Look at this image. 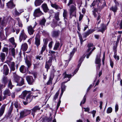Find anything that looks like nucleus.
Here are the masks:
<instances>
[{"label": "nucleus", "mask_w": 122, "mask_h": 122, "mask_svg": "<svg viewBox=\"0 0 122 122\" xmlns=\"http://www.w3.org/2000/svg\"><path fill=\"white\" fill-rule=\"evenodd\" d=\"M76 49H73V50L70 53V58H71L73 56L74 53L76 51Z\"/></svg>", "instance_id": "obj_44"}, {"label": "nucleus", "mask_w": 122, "mask_h": 122, "mask_svg": "<svg viewBox=\"0 0 122 122\" xmlns=\"http://www.w3.org/2000/svg\"><path fill=\"white\" fill-rule=\"evenodd\" d=\"M92 14L95 18H96L97 16V14L98 13V10L96 8H94L92 11Z\"/></svg>", "instance_id": "obj_22"}, {"label": "nucleus", "mask_w": 122, "mask_h": 122, "mask_svg": "<svg viewBox=\"0 0 122 122\" xmlns=\"http://www.w3.org/2000/svg\"><path fill=\"white\" fill-rule=\"evenodd\" d=\"M59 93V92H58L56 93L54 97V99H56L57 98V97Z\"/></svg>", "instance_id": "obj_62"}, {"label": "nucleus", "mask_w": 122, "mask_h": 122, "mask_svg": "<svg viewBox=\"0 0 122 122\" xmlns=\"http://www.w3.org/2000/svg\"><path fill=\"white\" fill-rule=\"evenodd\" d=\"M21 81H20V84H19V85L17 84V85H19L20 86H21L24 84V79L23 78H21Z\"/></svg>", "instance_id": "obj_48"}, {"label": "nucleus", "mask_w": 122, "mask_h": 122, "mask_svg": "<svg viewBox=\"0 0 122 122\" xmlns=\"http://www.w3.org/2000/svg\"><path fill=\"white\" fill-rule=\"evenodd\" d=\"M113 62L111 60H110V64L111 67L113 68Z\"/></svg>", "instance_id": "obj_57"}, {"label": "nucleus", "mask_w": 122, "mask_h": 122, "mask_svg": "<svg viewBox=\"0 0 122 122\" xmlns=\"http://www.w3.org/2000/svg\"><path fill=\"white\" fill-rule=\"evenodd\" d=\"M51 6L55 8L56 9H61V8L58 5L55 4H53L52 3H51Z\"/></svg>", "instance_id": "obj_24"}, {"label": "nucleus", "mask_w": 122, "mask_h": 122, "mask_svg": "<svg viewBox=\"0 0 122 122\" xmlns=\"http://www.w3.org/2000/svg\"><path fill=\"white\" fill-rule=\"evenodd\" d=\"M6 105L4 104L1 107L0 109V117L2 116L4 113Z\"/></svg>", "instance_id": "obj_12"}, {"label": "nucleus", "mask_w": 122, "mask_h": 122, "mask_svg": "<svg viewBox=\"0 0 122 122\" xmlns=\"http://www.w3.org/2000/svg\"><path fill=\"white\" fill-rule=\"evenodd\" d=\"M25 62L28 68H29L31 65V62L26 59H25Z\"/></svg>", "instance_id": "obj_30"}, {"label": "nucleus", "mask_w": 122, "mask_h": 122, "mask_svg": "<svg viewBox=\"0 0 122 122\" xmlns=\"http://www.w3.org/2000/svg\"><path fill=\"white\" fill-rule=\"evenodd\" d=\"M8 49L7 47H4L2 50L3 52H6V53L7 55L8 52Z\"/></svg>", "instance_id": "obj_40"}, {"label": "nucleus", "mask_w": 122, "mask_h": 122, "mask_svg": "<svg viewBox=\"0 0 122 122\" xmlns=\"http://www.w3.org/2000/svg\"><path fill=\"white\" fill-rule=\"evenodd\" d=\"M76 5H72L70 9V13L72 14V12H73L74 10L76 9Z\"/></svg>", "instance_id": "obj_26"}, {"label": "nucleus", "mask_w": 122, "mask_h": 122, "mask_svg": "<svg viewBox=\"0 0 122 122\" xmlns=\"http://www.w3.org/2000/svg\"><path fill=\"white\" fill-rule=\"evenodd\" d=\"M101 28L98 30V31L103 33L105 30L107 29V25H106L103 23L101 24Z\"/></svg>", "instance_id": "obj_10"}, {"label": "nucleus", "mask_w": 122, "mask_h": 122, "mask_svg": "<svg viewBox=\"0 0 122 122\" xmlns=\"http://www.w3.org/2000/svg\"><path fill=\"white\" fill-rule=\"evenodd\" d=\"M31 93L30 92V93H29L28 95L26 97V99H30V98L31 96Z\"/></svg>", "instance_id": "obj_61"}, {"label": "nucleus", "mask_w": 122, "mask_h": 122, "mask_svg": "<svg viewBox=\"0 0 122 122\" xmlns=\"http://www.w3.org/2000/svg\"><path fill=\"white\" fill-rule=\"evenodd\" d=\"M31 102L30 100H24L23 101L24 105H26Z\"/></svg>", "instance_id": "obj_35"}, {"label": "nucleus", "mask_w": 122, "mask_h": 122, "mask_svg": "<svg viewBox=\"0 0 122 122\" xmlns=\"http://www.w3.org/2000/svg\"><path fill=\"white\" fill-rule=\"evenodd\" d=\"M43 14L40 10V8H38L35 10L34 12V15L35 17H39Z\"/></svg>", "instance_id": "obj_3"}, {"label": "nucleus", "mask_w": 122, "mask_h": 122, "mask_svg": "<svg viewBox=\"0 0 122 122\" xmlns=\"http://www.w3.org/2000/svg\"><path fill=\"white\" fill-rule=\"evenodd\" d=\"M90 112L92 114L93 117V118H94L95 117V114L96 112V111L95 110H93L92 111Z\"/></svg>", "instance_id": "obj_50"}, {"label": "nucleus", "mask_w": 122, "mask_h": 122, "mask_svg": "<svg viewBox=\"0 0 122 122\" xmlns=\"http://www.w3.org/2000/svg\"><path fill=\"white\" fill-rule=\"evenodd\" d=\"M41 7L44 11L45 13L47 12L49 10L47 4L46 3H44L42 4L41 5Z\"/></svg>", "instance_id": "obj_14"}, {"label": "nucleus", "mask_w": 122, "mask_h": 122, "mask_svg": "<svg viewBox=\"0 0 122 122\" xmlns=\"http://www.w3.org/2000/svg\"><path fill=\"white\" fill-rule=\"evenodd\" d=\"M15 15L18 16L20 14V13L19 12H18L15 9Z\"/></svg>", "instance_id": "obj_49"}, {"label": "nucleus", "mask_w": 122, "mask_h": 122, "mask_svg": "<svg viewBox=\"0 0 122 122\" xmlns=\"http://www.w3.org/2000/svg\"><path fill=\"white\" fill-rule=\"evenodd\" d=\"M114 57L115 60H118L119 59V57L118 56H117V50L116 47L114 48Z\"/></svg>", "instance_id": "obj_23"}, {"label": "nucleus", "mask_w": 122, "mask_h": 122, "mask_svg": "<svg viewBox=\"0 0 122 122\" xmlns=\"http://www.w3.org/2000/svg\"><path fill=\"white\" fill-rule=\"evenodd\" d=\"M36 25V22H35V25L33 27H32L30 25L28 27V32L29 34L30 35H32L33 34V33L34 32V28L35 26Z\"/></svg>", "instance_id": "obj_5"}, {"label": "nucleus", "mask_w": 122, "mask_h": 122, "mask_svg": "<svg viewBox=\"0 0 122 122\" xmlns=\"http://www.w3.org/2000/svg\"><path fill=\"white\" fill-rule=\"evenodd\" d=\"M115 111L116 112L118 110V104H116L115 107Z\"/></svg>", "instance_id": "obj_58"}, {"label": "nucleus", "mask_w": 122, "mask_h": 122, "mask_svg": "<svg viewBox=\"0 0 122 122\" xmlns=\"http://www.w3.org/2000/svg\"><path fill=\"white\" fill-rule=\"evenodd\" d=\"M102 16V15L99 13L97 14V21H98L99 20H100V18Z\"/></svg>", "instance_id": "obj_47"}, {"label": "nucleus", "mask_w": 122, "mask_h": 122, "mask_svg": "<svg viewBox=\"0 0 122 122\" xmlns=\"http://www.w3.org/2000/svg\"><path fill=\"white\" fill-rule=\"evenodd\" d=\"M7 5L8 8H14L15 6L12 1L8 2L7 3Z\"/></svg>", "instance_id": "obj_15"}, {"label": "nucleus", "mask_w": 122, "mask_h": 122, "mask_svg": "<svg viewBox=\"0 0 122 122\" xmlns=\"http://www.w3.org/2000/svg\"><path fill=\"white\" fill-rule=\"evenodd\" d=\"M93 46V44L92 43H89L87 45L88 49L87 50V52H89L91 49L92 48L91 47H92Z\"/></svg>", "instance_id": "obj_31"}, {"label": "nucleus", "mask_w": 122, "mask_h": 122, "mask_svg": "<svg viewBox=\"0 0 122 122\" xmlns=\"http://www.w3.org/2000/svg\"><path fill=\"white\" fill-rule=\"evenodd\" d=\"M14 65L15 63L14 62H10V67L11 71H14L15 70Z\"/></svg>", "instance_id": "obj_27"}, {"label": "nucleus", "mask_w": 122, "mask_h": 122, "mask_svg": "<svg viewBox=\"0 0 122 122\" xmlns=\"http://www.w3.org/2000/svg\"><path fill=\"white\" fill-rule=\"evenodd\" d=\"M46 43H45L43 46L42 47L41 50V53L39 55L37 56L36 57V59H39L40 60H42L43 59V57H42L41 55H42L43 52L45 50L46 47Z\"/></svg>", "instance_id": "obj_2"}, {"label": "nucleus", "mask_w": 122, "mask_h": 122, "mask_svg": "<svg viewBox=\"0 0 122 122\" xmlns=\"http://www.w3.org/2000/svg\"><path fill=\"white\" fill-rule=\"evenodd\" d=\"M46 21V20L44 18H43L40 22V24L41 25H43L44 26Z\"/></svg>", "instance_id": "obj_36"}, {"label": "nucleus", "mask_w": 122, "mask_h": 122, "mask_svg": "<svg viewBox=\"0 0 122 122\" xmlns=\"http://www.w3.org/2000/svg\"><path fill=\"white\" fill-rule=\"evenodd\" d=\"M3 93L4 95V98L5 99L6 98V95H7L8 96H10V91L9 90L6 89L4 91Z\"/></svg>", "instance_id": "obj_19"}, {"label": "nucleus", "mask_w": 122, "mask_h": 122, "mask_svg": "<svg viewBox=\"0 0 122 122\" xmlns=\"http://www.w3.org/2000/svg\"><path fill=\"white\" fill-rule=\"evenodd\" d=\"M28 48V45L27 44L25 43L22 45L21 48L23 51H25Z\"/></svg>", "instance_id": "obj_20"}, {"label": "nucleus", "mask_w": 122, "mask_h": 122, "mask_svg": "<svg viewBox=\"0 0 122 122\" xmlns=\"http://www.w3.org/2000/svg\"><path fill=\"white\" fill-rule=\"evenodd\" d=\"M13 76L14 78V80L17 82H18L19 80L21 78V77H19L16 75L15 73H13Z\"/></svg>", "instance_id": "obj_17"}, {"label": "nucleus", "mask_w": 122, "mask_h": 122, "mask_svg": "<svg viewBox=\"0 0 122 122\" xmlns=\"http://www.w3.org/2000/svg\"><path fill=\"white\" fill-rule=\"evenodd\" d=\"M89 34H90L88 31H87L84 33L83 38H86L87 36L89 35Z\"/></svg>", "instance_id": "obj_46"}, {"label": "nucleus", "mask_w": 122, "mask_h": 122, "mask_svg": "<svg viewBox=\"0 0 122 122\" xmlns=\"http://www.w3.org/2000/svg\"><path fill=\"white\" fill-rule=\"evenodd\" d=\"M50 65H48L47 63H46L45 65V68L47 69V71H48V69H49L50 67Z\"/></svg>", "instance_id": "obj_54"}, {"label": "nucleus", "mask_w": 122, "mask_h": 122, "mask_svg": "<svg viewBox=\"0 0 122 122\" xmlns=\"http://www.w3.org/2000/svg\"><path fill=\"white\" fill-rule=\"evenodd\" d=\"M13 108V106L12 105H11L10 107L8 112L9 113H11Z\"/></svg>", "instance_id": "obj_55"}, {"label": "nucleus", "mask_w": 122, "mask_h": 122, "mask_svg": "<svg viewBox=\"0 0 122 122\" xmlns=\"http://www.w3.org/2000/svg\"><path fill=\"white\" fill-rule=\"evenodd\" d=\"M60 45V43L58 42H57L56 43L54 48V50H56L59 47Z\"/></svg>", "instance_id": "obj_38"}, {"label": "nucleus", "mask_w": 122, "mask_h": 122, "mask_svg": "<svg viewBox=\"0 0 122 122\" xmlns=\"http://www.w3.org/2000/svg\"><path fill=\"white\" fill-rule=\"evenodd\" d=\"M96 49L95 47H93L92 49V50L91 51H90L89 53L88 54H86V58H89V57L90 55L91 54V53H92V51L95 50Z\"/></svg>", "instance_id": "obj_37"}, {"label": "nucleus", "mask_w": 122, "mask_h": 122, "mask_svg": "<svg viewBox=\"0 0 122 122\" xmlns=\"http://www.w3.org/2000/svg\"><path fill=\"white\" fill-rule=\"evenodd\" d=\"M66 87L64 85L63 86H62L61 88V93L60 97L62 96V95L64 92L65 90Z\"/></svg>", "instance_id": "obj_42"}, {"label": "nucleus", "mask_w": 122, "mask_h": 122, "mask_svg": "<svg viewBox=\"0 0 122 122\" xmlns=\"http://www.w3.org/2000/svg\"><path fill=\"white\" fill-rule=\"evenodd\" d=\"M40 40L39 35H36L35 38V44L38 46L40 44Z\"/></svg>", "instance_id": "obj_9"}, {"label": "nucleus", "mask_w": 122, "mask_h": 122, "mask_svg": "<svg viewBox=\"0 0 122 122\" xmlns=\"http://www.w3.org/2000/svg\"><path fill=\"white\" fill-rule=\"evenodd\" d=\"M43 2V0H35L34 2L35 5L36 6L40 5Z\"/></svg>", "instance_id": "obj_16"}, {"label": "nucleus", "mask_w": 122, "mask_h": 122, "mask_svg": "<svg viewBox=\"0 0 122 122\" xmlns=\"http://www.w3.org/2000/svg\"><path fill=\"white\" fill-rule=\"evenodd\" d=\"M80 14V16L79 17V21H81L82 19L83 18V15L82 14H81V13H79Z\"/></svg>", "instance_id": "obj_56"}, {"label": "nucleus", "mask_w": 122, "mask_h": 122, "mask_svg": "<svg viewBox=\"0 0 122 122\" xmlns=\"http://www.w3.org/2000/svg\"><path fill=\"white\" fill-rule=\"evenodd\" d=\"M4 71L5 74L6 75L8 73L9 69L6 65H4Z\"/></svg>", "instance_id": "obj_21"}, {"label": "nucleus", "mask_w": 122, "mask_h": 122, "mask_svg": "<svg viewBox=\"0 0 122 122\" xmlns=\"http://www.w3.org/2000/svg\"><path fill=\"white\" fill-rule=\"evenodd\" d=\"M59 34L58 31H54L53 32L52 35V36L54 37H56L58 36Z\"/></svg>", "instance_id": "obj_28"}, {"label": "nucleus", "mask_w": 122, "mask_h": 122, "mask_svg": "<svg viewBox=\"0 0 122 122\" xmlns=\"http://www.w3.org/2000/svg\"><path fill=\"white\" fill-rule=\"evenodd\" d=\"M63 76H64V78H71L72 76V75L71 74H66V72H65L63 74Z\"/></svg>", "instance_id": "obj_32"}, {"label": "nucleus", "mask_w": 122, "mask_h": 122, "mask_svg": "<svg viewBox=\"0 0 122 122\" xmlns=\"http://www.w3.org/2000/svg\"><path fill=\"white\" fill-rule=\"evenodd\" d=\"M31 112L30 110H25L22 111L20 113V116L19 119H20L30 114Z\"/></svg>", "instance_id": "obj_1"}, {"label": "nucleus", "mask_w": 122, "mask_h": 122, "mask_svg": "<svg viewBox=\"0 0 122 122\" xmlns=\"http://www.w3.org/2000/svg\"><path fill=\"white\" fill-rule=\"evenodd\" d=\"M85 57L84 56H82L79 59L77 65V71H78L80 67L82 61L84 60Z\"/></svg>", "instance_id": "obj_13"}, {"label": "nucleus", "mask_w": 122, "mask_h": 122, "mask_svg": "<svg viewBox=\"0 0 122 122\" xmlns=\"http://www.w3.org/2000/svg\"><path fill=\"white\" fill-rule=\"evenodd\" d=\"M11 113L8 112L7 117L9 118H11L12 116Z\"/></svg>", "instance_id": "obj_63"}, {"label": "nucleus", "mask_w": 122, "mask_h": 122, "mask_svg": "<svg viewBox=\"0 0 122 122\" xmlns=\"http://www.w3.org/2000/svg\"><path fill=\"white\" fill-rule=\"evenodd\" d=\"M83 108L85 109V111L86 112H87L88 113H90L91 112H89L90 111V108L88 107L85 108L83 107Z\"/></svg>", "instance_id": "obj_52"}, {"label": "nucleus", "mask_w": 122, "mask_h": 122, "mask_svg": "<svg viewBox=\"0 0 122 122\" xmlns=\"http://www.w3.org/2000/svg\"><path fill=\"white\" fill-rule=\"evenodd\" d=\"M26 79L29 84H31L34 82V80L32 77L31 76H27Z\"/></svg>", "instance_id": "obj_7"}, {"label": "nucleus", "mask_w": 122, "mask_h": 122, "mask_svg": "<svg viewBox=\"0 0 122 122\" xmlns=\"http://www.w3.org/2000/svg\"><path fill=\"white\" fill-rule=\"evenodd\" d=\"M5 55L4 53H1L0 55V59L3 60L5 58Z\"/></svg>", "instance_id": "obj_34"}, {"label": "nucleus", "mask_w": 122, "mask_h": 122, "mask_svg": "<svg viewBox=\"0 0 122 122\" xmlns=\"http://www.w3.org/2000/svg\"><path fill=\"white\" fill-rule=\"evenodd\" d=\"M95 30L94 29H90L88 31L89 34H90L93 32Z\"/></svg>", "instance_id": "obj_59"}, {"label": "nucleus", "mask_w": 122, "mask_h": 122, "mask_svg": "<svg viewBox=\"0 0 122 122\" xmlns=\"http://www.w3.org/2000/svg\"><path fill=\"white\" fill-rule=\"evenodd\" d=\"M25 68V66L24 65L21 66L20 68V72L22 73H24L25 72L24 71V70Z\"/></svg>", "instance_id": "obj_41"}, {"label": "nucleus", "mask_w": 122, "mask_h": 122, "mask_svg": "<svg viewBox=\"0 0 122 122\" xmlns=\"http://www.w3.org/2000/svg\"><path fill=\"white\" fill-rule=\"evenodd\" d=\"M112 111V109L111 107H109L107 109V113H111Z\"/></svg>", "instance_id": "obj_45"}, {"label": "nucleus", "mask_w": 122, "mask_h": 122, "mask_svg": "<svg viewBox=\"0 0 122 122\" xmlns=\"http://www.w3.org/2000/svg\"><path fill=\"white\" fill-rule=\"evenodd\" d=\"M27 37V36L23 30L20 33L19 37V40L20 42H21L22 40H25Z\"/></svg>", "instance_id": "obj_4"}, {"label": "nucleus", "mask_w": 122, "mask_h": 122, "mask_svg": "<svg viewBox=\"0 0 122 122\" xmlns=\"http://www.w3.org/2000/svg\"><path fill=\"white\" fill-rule=\"evenodd\" d=\"M77 32L79 36L81 42V44H82V42H83V41L81 35L80 33L78 31H77Z\"/></svg>", "instance_id": "obj_39"}, {"label": "nucleus", "mask_w": 122, "mask_h": 122, "mask_svg": "<svg viewBox=\"0 0 122 122\" xmlns=\"http://www.w3.org/2000/svg\"><path fill=\"white\" fill-rule=\"evenodd\" d=\"M30 91H27L25 90L23 91L21 95L19 96V97L20 98L24 99L26 96L27 94L30 93Z\"/></svg>", "instance_id": "obj_6"}, {"label": "nucleus", "mask_w": 122, "mask_h": 122, "mask_svg": "<svg viewBox=\"0 0 122 122\" xmlns=\"http://www.w3.org/2000/svg\"><path fill=\"white\" fill-rule=\"evenodd\" d=\"M101 64H99L97 66L96 69L97 71L99 70L100 69Z\"/></svg>", "instance_id": "obj_64"}, {"label": "nucleus", "mask_w": 122, "mask_h": 122, "mask_svg": "<svg viewBox=\"0 0 122 122\" xmlns=\"http://www.w3.org/2000/svg\"><path fill=\"white\" fill-rule=\"evenodd\" d=\"M101 60L100 57H98L97 56L95 61V63L96 64H101L100 63Z\"/></svg>", "instance_id": "obj_29"}, {"label": "nucleus", "mask_w": 122, "mask_h": 122, "mask_svg": "<svg viewBox=\"0 0 122 122\" xmlns=\"http://www.w3.org/2000/svg\"><path fill=\"white\" fill-rule=\"evenodd\" d=\"M14 48H14H12L10 49V52L11 53L12 56L14 57L15 54V50Z\"/></svg>", "instance_id": "obj_33"}, {"label": "nucleus", "mask_w": 122, "mask_h": 122, "mask_svg": "<svg viewBox=\"0 0 122 122\" xmlns=\"http://www.w3.org/2000/svg\"><path fill=\"white\" fill-rule=\"evenodd\" d=\"M54 18L55 19L53 20L54 23L55 24H57V21H59L60 20L59 13H55Z\"/></svg>", "instance_id": "obj_11"}, {"label": "nucleus", "mask_w": 122, "mask_h": 122, "mask_svg": "<svg viewBox=\"0 0 122 122\" xmlns=\"http://www.w3.org/2000/svg\"><path fill=\"white\" fill-rule=\"evenodd\" d=\"M8 87L10 89H11L12 88L13 86L12 84L11 83L10 80L9 81V82L8 85Z\"/></svg>", "instance_id": "obj_51"}, {"label": "nucleus", "mask_w": 122, "mask_h": 122, "mask_svg": "<svg viewBox=\"0 0 122 122\" xmlns=\"http://www.w3.org/2000/svg\"><path fill=\"white\" fill-rule=\"evenodd\" d=\"M67 12L66 10H64V12L63 13V17L64 18H66L67 16Z\"/></svg>", "instance_id": "obj_43"}, {"label": "nucleus", "mask_w": 122, "mask_h": 122, "mask_svg": "<svg viewBox=\"0 0 122 122\" xmlns=\"http://www.w3.org/2000/svg\"><path fill=\"white\" fill-rule=\"evenodd\" d=\"M17 20L18 21L19 26V27H22V24L21 23H20L19 22V20H20V19H19V18H17Z\"/></svg>", "instance_id": "obj_60"}, {"label": "nucleus", "mask_w": 122, "mask_h": 122, "mask_svg": "<svg viewBox=\"0 0 122 122\" xmlns=\"http://www.w3.org/2000/svg\"><path fill=\"white\" fill-rule=\"evenodd\" d=\"M110 10H112L114 12V14H115V13L117 10V6L115 5L114 6H112L110 8Z\"/></svg>", "instance_id": "obj_25"}, {"label": "nucleus", "mask_w": 122, "mask_h": 122, "mask_svg": "<svg viewBox=\"0 0 122 122\" xmlns=\"http://www.w3.org/2000/svg\"><path fill=\"white\" fill-rule=\"evenodd\" d=\"M9 41L14 45V47H16V45L15 42V39L13 37H11L9 39Z\"/></svg>", "instance_id": "obj_18"}, {"label": "nucleus", "mask_w": 122, "mask_h": 122, "mask_svg": "<svg viewBox=\"0 0 122 122\" xmlns=\"http://www.w3.org/2000/svg\"><path fill=\"white\" fill-rule=\"evenodd\" d=\"M53 80L52 78H50L49 80L47 83V84L48 85H50L52 83V81Z\"/></svg>", "instance_id": "obj_53"}, {"label": "nucleus", "mask_w": 122, "mask_h": 122, "mask_svg": "<svg viewBox=\"0 0 122 122\" xmlns=\"http://www.w3.org/2000/svg\"><path fill=\"white\" fill-rule=\"evenodd\" d=\"M40 108L38 106H35L33 108L31 109L32 111L31 114L33 117L34 116L35 113L36 112L37 110H40Z\"/></svg>", "instance_id": "obj_8"}]
</instances>
